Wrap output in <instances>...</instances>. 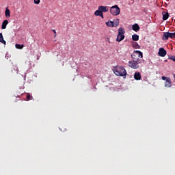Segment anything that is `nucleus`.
I'll return each instance as SVG.
<instances>
[{
  "instance_id": "1",
  "label": "nucleus",
  "mask_w": 175,
  "mask_h": 175,
  "mask_svg": "<svg viewBox=\"0 0 175 175\" xmlns=\"http://www.w3.org/2000/svg\"><path fill=\"white\" fill-rule=\"evenodd\" d=\"M131 58L133 60L129 62V66L132 69H139V64H142V59L139 58H143V53L140 51H134Z\"/></svg>"
},
{
  "instance_id": "2",
  "label": "nucleus",
  "mask_w": 175,
  "mask_h": 175,
  "mask_svg": "<svg viewBox=\"0 0 175 175\" xmlns=\"http://www.w3.org/2000/svg\"><path fill=\"white\" fill-rule=\"evenodd\" d=\"M112 70L116 76H120V77H124V76H126L127 75L126 70H125V68L122 66H118L113 67Z\"/></svg>"
},
{
  "instance_id": "3",
  "label": "nucleus",
  "mask_w": 175,
  "mask_h": 175,
  "mask_svg": "<svg viewBox=\"0 0 175 175\" xmlns=\"http://www.w3.org/2000/svg\"><path fill=\"white\" fill-rule=\"evenodd\" d=\"M125 29L124 28L120 27L118 29V33L116 38V42H121L125 39Z\"/></svg>"
},
{
  "instance_id": "4",
  "label": "nucleus",
  "mask_w": 175,
  "mask_h": 175,
  "mask_svg": "<svg viewBox=\"0 0 175 175\" xmlns=\"http://www.w3.org/2000/svg\"><path fill=\"white\" fill-rule=\"evenodd\" d=\"M120 12H121V9L118 7V5H115L110 8V13L113 16H118L120 14Z\"/></svg>"
},
{
  "instance_id": "5",
  "label": "nucleus",
  "mask_w": 175,
  "mask_h": 175,
  "mask_svg": "<svg viewBox=\"0 0 175 175\" xmlns=\"http://www.w3.org/2000/svg\"><path fill=\"white\" fill-rule=\"evenodd\" d=\"M170 38V39H175V32L170 33V32H165L163 33L162 39L163 40H167Z\"/></svg>"
},
{
  "instance_id": "6",
  "label": "nucleus",
  "mask_w": 175,
  "mask_h": 175,
  "mask_svg": "<svg viewBox=\"0 0 175 175\" xmlns=\"http://www.w3.org/2000/svg\"><path fill=\"white\" fill-rule=\"evenodd\" d=\"M164 86L165 88H170L172 87V79L170 77H167V80L164 83Z\"/></svg>"
},
{
  "instance_id": "7",
  "label": "nucleus",
  "mask_w": 175,
  "mask_h": 175,
  "mask_svg": "<svg viewBox=\"0 0 175 175\" xmlns=\"http://www.w3.org/2000/svg\"><path fill=\"white\" fill-rule=\"evenodd\" d=\"M158 54L159 57H165L167 54L166 50L163 48H160Z\"/></svg>"
},
{
  "instance_id": "8",
  "label": "nucleus",
  "mask_w": 175,
  "mask_h": 175,
  "mask_svg": "<svg viewBox=\"0 0 175 175\" xmlns=\"http://www.w3.org/2000/svg\"><path fill=\"white\" fill-rule=\"evenodd\" d=\"M135 80H142V75L139 72H135L134 74Z\"/></svg>"
},
{
  "instance_id": "9",
  "label": "nucleus",
  "mask_w": 175,
  "mask_h": 175,
  "mask_svg": "<svg viewBox=\"0 0 175 175\" xmlns=\"http://www.w3.org/2000/svg\"><path fill=\"white\" fill-rule=\"evenodd\" d=\"M99 10L101 11V13H106V12H109V8L106 6H99Z\"/></svg>"
},
{
  "instance_id": "10",
  "label": "nucleus",
  "mask_w": 175,
  "mask_h": 175,
  "mask_svg": "<svg viewBox=\"0 0 175 175\" xmlns=\"http://www.w3.org/2000/svg\"><path fill=\"white\" fill-rule=\"evenodd\" d=\"M162 14H163V20L164 21H166V20L169 18V13L167 12L166 11H163Z\"/></svg>"
},
{
  "instance_id": "11",
  "label": "nucleus",
  "mask_w": 175,
  "mask_h": 175,
  "mask_svg": "<svg viewBox=\"0 0 175 175\" xmlns=\"http://www.w3.org/2000/svg\"><path fill=\"white\" fill-rule=\"evenodd\" d=\"M133 31H135V32H138V31H140V27L138 24L135 23L132 26Z\"/></svg>"
},
{
  "instance_id": "12",
  "label": "nucleus",
  "mask_w": 175,
  "mask_h": 175,
  "mask_svg": "<svg viewBox=\"0 0 175 175\" xmlns=\"http://www.w3.org/2000/svg\"><path fill=\"white\" fill-rule=\"evenodd\" d=\"M8 24H9V21H8V20L3 21L1 25L2 29H6V25H8Z\"/></svg>"
},
{
  "instance_id": "13",
  "label": "nucleus",
  "mask_w": 175,
  "mask_h": 175,
  "mask_svg": "<svg viewBox=\"0 0 175 175\" xmlns=\"http://www.w3.org/2000/svg\"><path fill=\"white\" fill-rule=\"evenodd\" d=\"M5 17H7L8 18H9V17H10V10L8 8L5 9Z\"/></svg>"
},
{
  "instance_id": "14",
  "label": "nucleus",
  "mask_w": 175,
  "mask_h": 175,
  "mask_svg": "<svg viewBox=\"0 0 175 175\" xmlns=\"http://www.w3.org/2000/svg\"><path fill=\"white\" fill-rule=\"evenodd\" d=\"M105 24H106V25H107V27H110L111 28H113V27H114L113 23L111 21H109L106 22Z\"/></svg>"
},
{
  "instance_id": "15",
  "label": "nucleus",
  "mask_w": 175,
  "mask_h": 175,
  "mask_svg": "<svg viewBox=\"0 0 175 175\" xmlns=\"http://www.w3.org/2000/svg\"><path fill=\"white\" fill-rule=\"evenodd\" d=\"M132 39L134 42H137V40H139V36L137 34H133L132 36Z\"/></svg>"
},
{
  "instance_id": "16",
  "label": "nucleus",
  "mask_w": 175,
  "mask_h": 175,
  "mask_svg": "<svg viewBox=\"0 0 175 175\" xmlns=\"http://www.w3.org/2000/svg\"><path fill=\"white\" fill-rule=\"evenodd\" d=\"M0 42L3 43V44H6V41L3 40V36L2 35V33H0Z\"/></svg>"
},
{
  "instance_id": "17",
  "label": "nucleus",
  "mask_w": 175,
  "mask_h": 175,
  "mask_svg": "<svg viewBox=\"0 0 175 175\" xmlns=\"http://www.w3.org/2000/svg\"><path fill=\"white\" fill-rule=\"evenodd\" d=\"M15 47H16V49L21 50L22 49L24 48V44H16Z\"/></svg>"
},
{
  "instance_id": "18",
  "label": "nucleus",
  "mask_w": 175,
  "mask_h": 175,
  "mask_svg": "<svg viewBox=\"0 0 175 175\" xmlns=\"http://www.w3.org/2000/svg\"><path fill=\"white\" fill-rule=\"evenodd\" d=\"M113 27H118V25L120 24V20L116 19L114 21H113Z\"/></svg>"
},
{
  "instance_id": "19",
  "label": "nucleus",
  "mask_w": 175,
  "mask_h": 175,
  "mask_svg": "<svg viewBox=\"0 0 175 175\" xmlns=\"http://www.w3.org/2000/svg\"><path fill=\"white\" fill-rule=\"evenodd\" d=\"M101 13H102V11L99 10V7H98V10H97L94 12V16H100Z\"/></svg>"
},
{
  "instance_id": "20",
  "label": "nucleus",
  "mask_w": 175,
  "mask_h": 175,
  "mask_svg": "<svg viewBox=\"0 0 175 175\" xmlns=\"http://www.w3.org/2000/svg\"><path fill=\"white\" fill-rule=\"evenodd\" d=\"M33 98V97L31 96L29 94H28L26 96L27 100H31Z\"/></svg>"
},
{
  "instance_id": "21",
  "label": "nucleus",
  "mask_w": 175,
  "mask_h": 175,
  "mask_svg": "<svg viewBox=\"0 0 175 175\" xmlns=\"http://www.w3.org/2000/svg\"><path fill=\"white\" fill-rule=\"evenodd\" d=\"M133 46L135 48V49H140V45H139V44H137V42L134 43Z\"/></svg>"
},
{
  "instance_id": "22",
  "label": "nucleus",
  "mask_w": 175,
  "mask_h": 175,
  "mask_svg": "<svg viewBox=\"0 0 175 175\" xmlns=\"http://www.w3.org/2000/svg\"><path fill=\"white\" fill-rule=\"evenodd\" d=\"M168 59H171L172 61H174V62H175V56L174 55L170 56Z\"/></svg>"
},
{
  "instance_id": "23",
  "label": "nucleus",
  "mask_w": 175,
  "mask_h": 175,
  "mask_svg": "<svg viewBox=\"0 0 175 175\" xmlns=\"http://www.w3.org/2000/svg\"><path fill=\"white\" fill-rule=\"evenodd\" d=\"M35 5H39L40 3V0H33Z\"/></svg>"
},
{
  "instance_id": "24",
  "label": "nucleus",
  "mask_w": 175,
  "mask_h": 175,
  "mask_svg": "<svg viewBox=\"0 0 175 175\" xmlns=\"http://www.w3.org/2000/svg\"><path fill=\"white\" fill-rule=\"evenodd\" d=\"M98 16H100V17H101V18H104V17H103V12H101L100 14V15H98Z\"/></svg>"
},
{
  "instance_id": "25",
  "label": "nucleus",
  "mask_w": 175,
  "mask_h": 175,
  "mask_svg": "<svg viewBox=\"0 0 175 175\" xmlns=\"http://www.w3.org/2000/svg\"><path fill=\"white\" fill-rule=\"evenodd\" d=\"M161 79H162V80H167V77H161Z\"/></svg>"
},
{
  "instance_id": "26",
  "label": "nucleus",
  "mask_w": 175,
  "mask_h": 175,
  "mask_svg": "<svg viewBox=\"0 0 175 175\" xmlns=\"http://www.w3.org/2000/svg\"><path fill=\"white\" fill-rule=\"evenodd\" d=\"M53 32L55 33V35L57 34V31L55 29H53Z\"/></svg>"
},
{
  "instance_id": "27",
  "label": "nucleus",
  "mask_w": 175,
  "mask_h": 175,
  "mask_svg": "<svg viewBox=\"0 0 175 175\" xmlns=\"http://www.w3.org/2000/svg\"><path fill=\"white\" fill-rule=\"evenodd\" d=\"M54 38H57V34H55Z\"/></svg>"
}]
</instances>
